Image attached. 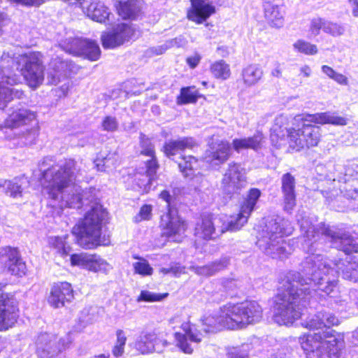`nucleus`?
<instances>
[{
    "mask_svg": "<svg viewBox=\"0 0 358 358\" xmlns=\"http://www.w3.org/2000/svg\"><path fill=\"white\" fill-rule=\"evenodd\" d=\"M264 143V135L261 132H257L250 137L234 139L232 145L238 152L245 149H252L257 151L262 148Z\"/></svg>",
    "mask_w": 358,
    "mask_h": 358,
    "instance_id": "2f4dec72",
    "label": "nucleus"
},
{
    "mask_svg": "<svg viewBox=\"0 0 358 358\" xmlns=\"http://www.w3.org/2000/svg\"><path fill=\"white\" fill-rule=\"evenodd\" d=\"M250 216L245 213H243L240 210V213L236 216H232L229 219L227 220L226 216H222L221 217L223 220L221 222H223L222 226L220 227V230L219 231L220 233H224L225 231H235L240 229L247 222L248 219Z\"/></svg>",
    "mask_w": 358,
    "mask_h": 358,
    "instance_id": "c9c22d12",
    "label": "nucleus"
},
{
    "mask_svg": "<svg viewBox=\"0 0 358 358\" xmlns=\"http://www.w3.org/2000/svg\"><path fill=\"white\" fill-rule=\"evenodd\" d=\"M51 338L52 336L48 333H42L38 336L36 342V352L41 358H50L66 348L63 343L62 348L57 350L54 348L55 342Z\"/></svg>",
    "mask_w": 358,
    "mask_h": 358,
    "instance_id": "c85d7f7f",
    "label": "nucleus"
},
{
    "mask_svg": "<svg viewBox=\"0 0 358 358\" xmlns=\"http://www.w3.org/2000/svg\"><path fill=\"white\" fill-rule=\"evenodd\" d=\"M182 332H176L175 339L177 342V346L185 353L191 354L193 352V348L189 343H199L201 341L202 334L193 324L189 322H184L181 324Z\"/></svg>",
    "mask_w": 358,
    "mask_h": 358,
    "instance_id": "6ab92c4d",
    "label": "nucleus"
},
{
    "mask_svg": "<svg viewBox=\"0 0 358 358\" xmlns=\"http://www.w3.org/2000/svg\"><path fill=\"white\" fill-rule=\"evenodd\" d=\"M185 273V268L178 264H175L171 266V274L177 277Z\"/></svg>",
    "mask_w": 358,
    "mask_h": 358,
    "instance_id": "774afa93",
    "label": "nucleus"
},
{
    "mask_svg": "<svg viewBox=\"0 0 358 358\" xmlns=\"http://www.w3.org/2000/svg\"><path fill=\"white\" fill-rule=\"evenodd\" d=\"M289 117L287 115L281 114L278 115L271 128V141L276 148L289 143V134L295 130L294 128L289 127Z\"/></svg>",
    "mask_w": 358,
    "mask_h": 358,
    "instance_id": "dca6fc26",
    "label": "nucleus"
},
{
    "mask_svg": "<svg viewBox=\"0 0 358 358\" xmlns=\"http://www.w3.org/2000/svg\"><path fill=\"white\" fill-rule=\"evenodd\" d=\"M201 97L194 86L182 87L180 95L177 97V103L180 105L196 103Z\"/></svg>",
    "mask_w": 358,
    "mask_h": 358,
    "instance_id": "ea45409f",
    "label": "nucleus"
},
{
    "mask_svg": "<svg viewBox=\"0 0 358 358\" xmlns=\"http://www.w3.org/2000/svg\"><path fill=\"white\" fill-rule=\"evenodd\" d=\"M210 71L215 77L222 80L227 79L231 74L229 66L223 60H220L212 64Z\"/></svg>",
    "mask_w": 358,
    "mask_h": 358,
    "instance_id": "49530a36",
    "label": "nucleus"
},
{
    "mask_svg": "<svg viewBox=\"0 0 358 358\" xmlns=\"http://www.w3.org/2000/svg\"><path fill=\"white\" fill-rule=\"evenodd\" d=\"M154 338L153 336L150 335V332L142 333L136 339V349L142 354L153 352L152 339Z\"/></svg>",
    "mask_w": 358,
    "mask_h": 358,
    "instance_id": "79ce46f5",
    "label": "nucleus"
},
{
    "mask_svg": "<svg viewBox=\"0 0 358 358\" xmlns=\"http://www.w3.org/2000/svg\"><path fill=\"white\" fill-rule=\"evenodd\" d=\"M134 36V31L132 27L126 23H121L111 30L103 32L101 43L103 48L114 49L132 39Z\"/></svg>",
    "mask_w": 358,
    "mask_h": 358,
    "instance_id": "4468645a",
    "label": "nucleus"
},
{
    "mask_svg": "<svg viewBox=\"0 0 358 358\" xmlns=\"http://www.w3.org/2000/svg\"><path fill=\"white\" fill-rule=\"evenodd\" d=\"M293 47L297 52L308 55H313L317 52V48L315 45L311 44L304 40L296 41L294 43Z\"/></svg>",
    "mask_w": 358,
    "mask_h": 358,
    "instance_id": "3c124183",
    "label": "nucleus"
},
{
    "mask_svg": "<svg viewBox=\"0 0 358 358\" xmlns=\"http://www.w3.org/2000/svg\"><path fill=\"white\" fill-rule=\"evenodd\" d=\"M264 71L259 64H250L243 69L241 76L243 83L251 87L257 84L262 78Z\"/></svg>",
    "mask_w": 358,
    "mask_h": 358,
    "instance_id": "f704fd0d",
    "label": "nucleus"
},
{
    "mask_svg": "<svg viewBox=\"0 0 358 358\" xmlns=\"http://www.w3.org/2000/svg\"><path fill=\"white\" fill-rule=\"evenodd\" d=\"M282 6V0H263L264 8H267V13H269V10L271 7H277Z\"/></svg>",
    "mask_w": 358,
    "mask_h": 358,
    "instance_id": "338daca9",
    "label": "nucleus"
},
{
    "mask_svg": "<svg viewBox=\"0 0 358 358\" xmlns=\"http://www.w3.org/2000/svg\"><path fill=\"white\" fill-rule=\"evenodd\" d=\"M332 36H338L343 34L345 28L340 24L328 21L322 17H314L311 20L309 27L310 37H315L320 33V30Z\"/></svg>",
    "mask_w": 358,
    "mask_h": 358,
    "instance_id": "a878e982",
    "label": "nucleus"
},
{
    "mask_svg": "<svg viewBox=\"0 0 358 358\" xmlns=\"http://www.w3.org/2000/svg\"><path fill=\"white\" fill-rule=\"evenodd\" d=\"M27 182L24 178H15L12 180L0 179V187L4 188L6 194L13 198L20 197L22 192V185Z\"/></svg>",
    "mask_w": 358,
    "mask_h": 358,
    "instance_id": "e433bc0d",
    "label": "nucleus"
},
{
    "mask_svg": "<svg viewBox=\"0 0 358 358\" xmlns=\"http://www.w3.org/2000/svg\"><path fill=\"white\" fill-rule=\"evenodd\" d=\"M68 236H52L49 238V244L57 249L58 252L66 255L69 252V248L66 246V239Z\"/></svg>",
    "mask_w": 358,
    "mask_h": 358,
    "instance_id": "5fc2aeb1",
    "label": "nucleus"
},
{
    "mask_svg": "<svg viewBox=\"0 0 358 358\" xmlns=\"http://www.w3.org/2000/svg\"><path fill=\"white\" fill-rule=\"evenodd\" d=\"M197 165V159L192 156H182L181 161L178 163V167L183 176L186 178H191L194 175V169Z\"/></svg>",
    "mask_w": 358,
    "mask_h": 358,
    "instance_id": "c03bdc74",
    "label": "nucleus"
},
{
    "mask_svg": "<svg viewBox=\"0 0 358 358\" xmlns=\"http://www.w3.org/2000/svg\"><path fill=\"white\" fill-rule=\"evenodd\" d=\"M196 145V141L193 138L184 137L166 141L163 146V151L166 157L172 158L180 152L187 149H192Z\"/></svg>",
    "mask_w": 358,
    "mask_h": 358,
    "instance_id": "c756f323",
    "label": "nucleus"
},
{
    "mask_svg": "<svg viewBox=\"0 0 358 358\" xmlns=\"http://www.w3.org/2000/svg\"><path fill=\"white\" fill-rule=\"evenodd\" d=\"M306 115H297L293 119L294 122L301 123V127L289 134V145L297 151L304 148L316 146L320 140V127L308 123L310 122L305 119Z\"/></svg>",
    "mask_w": 358,
    "mask_h": 358,
    "instance_id": "1a4fd4ad",
    "label": "nucleus"
},
{
    "mask_svg": "<svg viewBox=\"0 0 358 358\" xmlns=\"http://www.w3.org/2000/svg\"><path fill=\"white\" fill-rule=\"evenodd\" d=\"M213 0H190L191 7L187 11L188 20L202 24L215 13Z\"/></svg>",
    "mask_w": 358,
    "mask_h": 358,
    "instance_id": "412c9836",
    "label": "nucleus"
},
{
    "mask_svg": "<svg viewBox=\"0 0 358 358\" xmlns=\"http://www.w3.org/2000/svg\"><path fill=\"white\" fill-rule=\"evenodd\" d=\"M118 157L116 153H109L106 157H97L94 163L99 171H106L115 169Z\"/></svg>",
    "mask_w": 358,
    "mask_h": 358,
    "instance_id": "a19ab883",
    "label": "nucleus"
},
{
    "mask_svg": "<svg viewBox=\"0 0 358 358\" xmlns=\"http://www.w3.org/2000/svg\"><path fill=\"white\" fill-rule=\"evenodd\" d=\"M118 15L123 19H136L140 11V6L136 1H119L115 3Z\"/></svg>",
    "mask_w": 358,
    "mask_h": 358,
    "instance_id": "72a5a7b5",
    "label": "nucleus"
},
{
    "mask_svg": "<svg viewBox=\"0 0 358 358\" xmlns=\"http://www.w3.org/2000/svg\"><path fill=\"white\" fill-rule=\"evenodd\" d=\"M224 217L212 220L208 217H203L201 223H198L195 227V236L205 240L214 239L222 233H220V227L217 226Z\"/></svg>",
    "mask_w": 358,
    "mask_h": 358,
    "instance_id": "cd10ccee",
    "label": "nucleus"
},
{
    "mask_svg": "<svg viewBox=\"0 0 358 358\" xmlns=\"http://www.w3.org/2000/svg\"><path fill=\"white\" fill-rule=\"evenodd\" d=\"M229 264V259L227 257H223L220 260L215 261L210 264L203 266H192L191 270L193 271L197 275L208 277L215 275L227 268Z\"/></svg>",
    "mask_w": 358,
    "mask_h": 358,
    "instance_id": "473e14b6",
    "label": "nucleus"
},
{
    "mask_svg": "<svg viewBox=\"0 0 358 358\" xmlns=\"http://www.w3.org/2000/svg\"><path fill=\"white\" fill-rule=\"evenodd\" d=\"M301 232V246L309 253L301 264V273L290 271L280 282L275 297L273 320L280 325H289L304 314L308 305L326 296L335 297L339 292L338 274L347 280L358 282L357 256L332 261L322 254L324 245L349 255L358 253V240L334 226L321 222L316 226L309 217L298 220Z\"/></svg>",
    "mask_w": 358,
    "mask_h": 358,
    "instance_id": "f257e3e1",
    "label": "nucleus"
},
{
    "mask_svg": "<svg viewBox=\"0 0 358 358\" xmlns=\"http://www.w3.org/2000/svg\"><path fill=\"white\" fill-rule=\"evenodd\" d=\"M306 358H322L324 353L329 357L337 358L344 348V336L327 328L322 334L309 333L299 338Z\"/></svg>",
    "mask_w": 358,
    "mask_h": 358,
    "instance_id": "423d86ee",
    "label": "nucleus"
},
{
    "mask_svg": "<svg viewBox=\"0 0 358 358\" xmlns=\"http://www.w3.org/2000/svg\"><path fill=\"white\" fill-rule=\"evenodd\" d=\"M6 283H0V331L7 330L17 322V308L13 299L3 292Z\"/></svg>",
    "mask_w": 358,
    "mask_h": 358,
    "instance_id": "2eb2a0df",
    "label": "nucleus"
},
{
    "mask_svg": "<svg viewBox=\"0 0 358 358\" xmlns=\"http://www.w3.org/2000/svg\"><path fill=\"white\" fill-rule=\"evenodd\" d=\"M66 52L75 55H83L90 60L96 61L99 58L101 50L94 41L83 38H69L62 44Z\"/></svg>",
    "mask_w": 358,
    "mask_h": 358,
    "instance_id": "f8f14e48",
    "label": "nucleus"
},
{
    "mask_svg": "<svg viewBox=\"0 0 358 358\" xmlns=\"http://www.w3.org/2000/svg\"><path fill=\"white\" fill-rule=\"evenodd\" d=\"M106 217L107 212L103 206L94 203L81 222L73 228L72 233L82 248L92 249L99 245H110V235L103 231V221Z\"/></svg>",
    "mask_w": 358,
    "mask_h": 358,
    "instance_id": "39448f33",
    "label": "nucleus"
},
{
    "mask_svg": "<svg viewBox=\"0 0 358 358\" xmlns=\"http://www.w3.org/2000/svg\"><path fill=\"white\" fill-rule=\"evenodd\" d=\"M116 341L112 349L113 355L117 358L122 357L124 352V347L127 342V336L125 332L122 329L116 331Z\"/></svg>",
    "mask_w": 358,
    "mask_h": 358,
    "instance_id": "de8ad7c7",
    "label": "nucleus"
},
{
    "mask_svg": "<svg viewBox=\"0 0 358 358\" xmlns=\"http://www.w3.org/2000/svg\"><path fill=\"white\" fill-rule=\"evenodd\" d=\"M91 257L87 270L93 272H105L108 270V264L105 259L96 254H92Z\"/></svg>",
    "mask_w": 358,
    "mask_h": 358,
    "instance_id": "8fccbe9b",
    "label": "nucleus"
},
{
    "mask_svg": "<svg viewBox=\"0 0 358 358\" xmlns=\"http://www.w3.org/2000/svg\"><path fill=\"white\" fill-rule=\"evenodd\" d=\"M283 209L287 213H292L296 206L295 178L289 173H285L281 178Z\"/></svg>",
    "mask_w": 358,
    "mask_h": 358,
    "instance_id": "bb28decb",
    "label": "nucleus"
},
{
    "mask_svg": "<svg viewBox=\"0 0 358 358\" xmlns=\"http://www.w3.org/2000/svg\"><path fill=\"white\" fill-rule=\"evenodd\" d=\"M74 298L71 285L67 282L55 283L50 289L48 303L54 308H61Z\"/></svg>",
    "mask_w": 358,
    "mask_h": 358,
    "instance_id": "b1692460",
    "label": "nucleus"
},
{
    "mask_svg": "<svg viewBox=\"0 0 358 358\" xmlns=\"http://www.w3.org/2000/svg\"><path fill=\"white\" fill-rule=\"evenodd\" d=\"M91 255L86 252L79 254H73L71 255L70 260L72 266H77L83 268L88 269L90 263Z\"/></svg>",
    "mask_w": 358,
    "mask_h": 358,
    "instance_id": "603ef678",
    "label": "nucleus"
},
{
    "mask_svg": "<svg viewBox=\"0 0 358 358\" xmlns=\"http://www.w3.org/2000/svg\"><path fill=\"white\" fill-rule=\"evenodd\" d=\"M93 136V133H86L83 134L82 137L79 139L78 145L83 147L87 144H94Z\"/></svg>",
    "mask_w": 358,
    "mask_h": 358,
    "instance_id": "69168bd1",
    "label": "nucleus"
},
{
    "mask_svg": "<svg viewBox=\"0 0 358 358\" xmlns=\"http://www.w3.org/2000/svg\"><path fill=\"white\" fill-rule=\"evenodd\" d=\"M152 208L151 205L145 204L143 205L139 213L134 217V222H140L142 220H150L152 215Z\"/></svg>",
    "mask_w": 358,
    "mask_h": 358,
    "instance_id": "680f3d73",
    "label": "nucleus"
},
{
    "mask_svg": "<svg viewBox=\"0 0 358 358\" xmlns=\"http://www.w3.org/2000/svg\"><path fill=\"white\" fill-rule=\"evenodd\" d=\"M305 119L315 124H331L335 126H345L348 122L346 117L339 116L336 113L331 112L307 114Z\"/></svg>",
    "mask_w": 358,
    "mask_h": 358,
    "instance_id": "7c9ffc66",
    "label": "nucleus"
},
{
    "mask_svg": "<svg viewBox=\"0 0 358 358\" xmlns=\"http://www.w3.org/2000/svg\"><path fill=\"white\" fill-rule=\"evenodd\" d=\"M0 264L8 271L16 276L25 275L27 266L20 257L17 249L5 247L0 249Z\"/></svg>",
    "mask_w": 358,
    "mask_h": 358,
    "instance_id": "f3484780",
    "label": "nucleus"
},
{
    "mask_svg": "<svg viewBox=\"0 0 358 358\" xmlns=\"http://www.w3.org/2000/svg\"><path fill=\"white\" fill-rule=\"evenodd\" d=\"M7 138L16 140L20 146L30 145L36 143L39 134L38 122L34 112L20 108L13 111L4 120Z\"/></svg>",
    "mask_w": 358,
    "mask_h": 358,
    "instance_id": "0eeeda50",
    "label": "nucleus"
},
{
    "mask_svg": "<svg viewBox=\"0 0 358 358\" xmlns=\"http://www.w3.org/2000/svg\"><path fill=\"white\" fill-rule=\"evenodd\" d=\"M339 324L338 318L333 313L322 310L311 317L303 323L305 327L310 330L320 331L322 334L326 329Z\"/></svg>",
    "mask_w": 358,
    "mask_h": 358,
    "instance_id": "393cba45",
    "label": "nucleus"
},
{
    "mask_svg": "<svg viewBox=\"0 0 358 358\" xmlns=\"http://www.w3.org/2000/svg\"><path fill=\"white\" fill-rule=\"evenodd\" d=\"M71 62L57 56L52 58L49 64V68L47 73V78L48 83L51 85H57L62 80H65L64 83L59 88L61 94L59 96H66L68 93L70 82L66 79L69 71H71Z\"/></svg>",
    "mask_w": 358,
    "mask_h": 358,
    "instance_id": "9d476101",
    "label": "nucleus"
},
{
    "mask_svg": "<svg viewBox=\"0 0 358 358\" xmlns=\"http://www.w3.org/2000/svg\"><path fill=\"white\" fill-rule=\"evenodd\" d=\"M118 127V121L113 116H106L101 122V129L105 131L114 132L117 130Z\"/></svg>",
    "mask_w": 358,
    "mask_h": 358,
    "instance_id": "13d9d810",
    "label": "nucleus"
},
{
    "mask_svg": "<svg viewBox=\"0 0 358 358\" xmlns=\"http://www.w3.org/2000/svg\"><path fill=\"white\" fill-rule=\"evenodd\" d=\"M150 335L155 337L152 340L153 352L160 353L166 348L172 345L171 343L166 338L167 334L165 332L151 331Z\"/></svg>",
    "mask_w": 358,
    "mask_h": 358,
    "instance_id": "37998d69",
    "label": "nucleus"
},
{
    "mask_svg": "<svg viewBox=\"0 0 358 358\" xmlns=\"http://www.w3.org/2000/svg\"><path fill=\"white\" fill-rule=\"evenodd\" d=\"M292 342V339L285 340L280 344H277L273 349L276 351L275 355V358H285L287 355L289 354L292 350L290 343Z\"/></svg>",
    "mask_w": 358,
    "mask_h": 358,
    "instance_id": "6e6d98bb",
    "label": "nucleus"
},
{
    "mask_svg": "<svg viewBox=\"0 0 358 358\" xmlns=\"http://www.w3.org/2000/svg\"><path fill=\"white\" fill-rule=\"evenodd\" d=\"M238 280L234 278H225L222 280L221 285L227 292H234L239 286Z\"/></svg>",
    "mask_w": 358,
    "mask_h": 358,
    "instance_id": "0e129e2a",
    "label": "nucleus"
},
{
    "mask_svg": "<svg viewBox=\"0 0 358 358\" xmlns=\"http://www.w3.org/2000/svg\"><path fill=\"white\" fill-rule=\"evenodd\" d=\"M141 154L150 157V159H155L157 161V159L155 155V149L154 145L152 143L151 141L149 138H145L143 137L141 141Z\"/></svg>",
    "mask_w": 358,
    "mask_h": 358,
    "instance_id": "bf43d9fd",
    "label": "nucleus"
},
{
    "mask_svg": "<svg viewBox=\"0 0 358 358\" xmlns=\"http://www.w3.org/2000/svg\"><path fill=\"white\" fill-rule=\"evenodd\" d=\"M160 227L162 235L179 242L187 229V224L176 209L169 208L168 212L161 217Z\"/></svg>",
    "mask_w": 358,
    "mask_h": 358,
    "instance_id": "ddd939ff",
    "label": "nucleus"
},
{
    "mask_svg": "<svg viewBox=\"0 0 358 358\" xmlns=\"http://www.w3.org/2000/svg\"><path fill=\"white\" fill-rule=\"evenodd\" d=\"M246 182L245 169L238 163L231 162L223 175L221 189L227 195L238 194Z\"/></svg>",
    "mask_w": 358,
    "mask_h": 358,
    "instance_id": "9b49d317",
    "label": "nucleus"
},
{
    "mask_svg": "<svg viewBox=\"0 0 358 358\" xmlns=\"http://www.w3.org/2000/svg\"><path fill=\"white\" fill-rule=\"evenodd\" d=\"M40 53L32 52L12 57L8 53H3L0 59V109H3L14 99L24 96L22 90L12 87L20 83V78L15 71L20 72L28 85L36 88L44 80V68Z\"/></svg>",
    "mask_w": 358,
    "mask_h": 358,
    "instance_id": "7ed1b4c3",
    "label": "nucleus"
},
{
    "mask_svg": "<svg viewBox=\"0 0 358 358\" xmlns=\"http://www.w3.org/2000/svg\"><path fill=\"white\" fill-rule=\"evenodd\" d=\"M168 296V294H157L148 290H142L137 297V302L161 301Z\"/></svg>",
    "mask_w": 358,
    "mask_h": 358,
    "instance_id": "864d4df0",
    "label": "nucleus"
},
{
    "mask_svg": "<svg viewBox=\"0 0 358 358\" xmlns=\"http://www.w3.org/2000/svg\"><path fill=\"white\" fill-rule=\"evenodd\" d=\"M264 16L272 27H281L284 22V10L281 6L271 7L269 13H267V8H264Z\"/></svg>",
    "mask_w": 358,
    "mask_h": 358,
    "instance_id": "58836bf2",
    "label": "nucleus"
},
{
    "mask_svg": "<svg viewBox=\"0 0 358 358\" xmlns=\"http://www.w3.org/2000/svg\"><path fill=\"white\" fill-rule=\"evenodd\" d=\"M248 345H243L241 348H233L228 352V358H248Z\"/></svg>",
    "mask_w": 358,
    "mask_h": 358,
    "instance_id": "e2e57ef3",
    "label": "nucleus"
},
{
    "mask_svg": "<svg viewBox=\"0 0 358 358\" xmlns=\"http://www.w3.org/2000/svg\"><path fill=\"white\" fill-rule=\"evenodd\" d=\"M231 155V145L227 141H212L206 150L204 160L212 166H218L228 160Z\"/></svg>",
    "mask_w": 358,
    "mask_h": 358,
    "instance_id": "a211bd4d",
    "label": "nucleus"
},
{
    "mask_svg": "<svg viewBox=\"0 0 358 358\" xmlns=\"http://www.w3.org/2000/svg\"><path fill=\"white\" fill-rule=\"evenodd\" d=\"M322 72L329 78L333 80L340 85L347 86L349 85L348 77L341 73L336 71L331 66L323 65L321 67Z\"/></svg>",
    "mask_w": 358,
    "mask_h": 358,
    "instance_id": "a18cd8bd",
    "label": "nucleus"
},
{
    "mask_svg": "<svg viewBox=\"0 0 358 358\" xmlns=\"http://www.w3.org/2000/svg\"><path fill=\"white\" fill-rule=\"evenodd\" d=\"M292 231L293 227L289 220L277 215L266 222L262 237L257 243L266 255L283 260L293 251L289 243L283 237L289 236Z\"/></svg>",
    "mask_w": 358,
    "mask_h": 358,
    "instance_id": "20e7f679",
    "label": "nucleus"
},
{
    "mask_svg": "<svg viewBox=\"0 0 358 358\" xmlns=\"http://www.w3.org/2000/svg\"><path fill=\"white\" fill-rule=\"evenodd\" d=\"M159 165L157 161L149 159L145 163V172H137L134 176V182L139 190L143 193H147L155 188L158 183L155 180V175Z\"/></svg>",
    "mask_w": 358,
    "mask_h": 358,
    "instance_id": "4be33fe9",
    "label": "nucleus"
},
{
    "mask_svg": "<svg viewBox=\"0 0 358 358\" xmlns=\"http://www.w3.org/2000/svg\"><path fill=\"white\" fill-rule=\"evenodd\" d=\"M134 258L139 260L138 262L133 264V267L136 273L142 276H149L152 274L153 268L146 259L136 256Z\"/></svg>",
    "mask_w": 358,
    "mask_h": 358,
    "instance_id": "09e8293b",
    "label": "nucleus"
},
{
    "mask_svg": "<svg viewBox=\"0 0 358 358\" xmlns=\"http://www.w3.org/2000/svg\"><path fill=\"white\" fill-rule=\"evenodd\" d=\"M76 6H78L86 13L88 17L99 23L109 21V9L99 0H81Z\"/></svg>",
    "mask_w": 358,
    "mask_h": 358,
    "instance_id": "5701e85b",
    "label": "nucleus"
},
{
    "mask_svg": "<svg viewBox=\"0 0 358 358\" xmlns=\"http://www.w3.org/2000/svg\"><path fill=\"white\" fill-rule=\"evenodd\" d=\"M44 159L38 165L42 172L41 182L43 193L51 199L54 206L60 208H80L85 203H92L95 199V189L83 190L76 183L80 166L74 159H69L54 165Z\"/></svg>",
    "mask_w": 358,
    "mask_h": 358,
    "instance_id": "f03ea898",
    "label": "nucleus"
},
{
    "mask_svg": "<svg viewBox=\"0 0 358 358\" xmlns=\"http://www.w3.org/2000/svg\"><path fill=\"white\" fill-rule=\"evenodd\" d=\"M345 176L348 178V180L358 179V159L350 162L345 165Z\"/></svg>",
    "mask_w": 358,
    "mask_h": 358,
    "instance_id": "052dcab7",
    "label": "nucleus"
},
{
    "mask_svg": "<svg viewBox=\"0 0 358 358\" xmlns=\"http://www.w3.org/2000/svg\"><path fill=\"white\" fill-rule=\"evenodd\" d=\"M227 304L220 308L219 310L207 313L201 318L203 330L206 333H215L223 328L231 329L228 325L230 317L226 315Z\"/></svg>",
    "mask_w": 358,
    "mask_h": 358,
    "instance_id": "aec40b11",
    "label": "nucleus"
},
{
    "mask_svg": "<svg viewBox=\"0 0 358 358\" xmlns=\"http://www.w3.org/2000/svg\"><path fill=\"white\" fill-rule=\"evenodd\" d=\"M261 195L262 192L259 189L251 188L248 191L241 206V212L250 216L252 212L255 209L256 205Z\"/></svg>",
    "mask_w": 358,
    "mask_h": 358,
    "instance_id": "4c0bfd02",
    "label": "nucleus"
},
{
    "mask_svg": "<svg viewBox=\"0 0 358 358\" xmlns=\"http://www.w3.org/2000/svg\"><path fill=\"white\" fill-rule=\"evenodd\" d=\"M226 315L230 317L228 325L231 329H240L249 324L261 321L263 310L261 306L255 301H246L238 303L227 304Z\"/></svg>",
    "mask_w": 358,
    "mask_h": 358,
    "instance_id": "6e6552de",
    "label": "nucleus"
},
{
    "mask_svg": "<svg viewBox=\"0 0 358 358\" xmlns=\"http://www.w3.org/2000/svg\"><path fill=\"white\" fill-rule=\"evenodd\" d=\"M186 43H187V41L184 37H182V36L176 37L173 39H171L169 41H167L164 45L160 46L159 48V50H156V54L161 55L164 52H165V50L166 49H168L169 48L182 47V46H185L186 45Z\"/></svg>",
    "mask_w": 358,
    "mask_h": 358,
    "instance_id": "4d7b16f0",
    "label": "nucleus"
}]
</instances>
